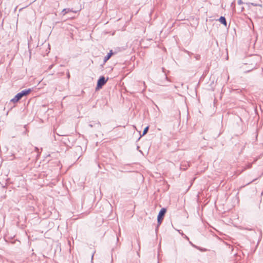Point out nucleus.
Here are the masks:
<instances>
[{
  "label": "nucleus",
  "mask_w": 263,
  "mask_h": 263,
  "mask_svg": "<svg viewBox=\"0 0 263 263\" xmlns=\"http://www.w3.org/2000/svg\"><path fill=\"white\" fill-rule=\"evenodd\" d=\"M31 90L30 89L28 90H25L21 91L20 93H18L14 98L11 100V101L15 103L18 101L23 97L27 95L30 92Z\"/></svg>",
  "instance_id": "1"
},
{
  "label": "nucleus",
  "mask_w": 263,
  "mask_h": 263,
  "mask_svg": "<svg viewBox=\"0 0 263 263\" xmlns=\"http://www.w3.org/2000/svg\"><path fill=\"white\" fill-rule=\"evenodd\" d=\"M107 79L105 80L104 77H101L98 81L96 89H99L106 83Z\"/></svg>",
  "instance_id": "2"
},
{
  "label": "nucleus",
  "mask_w": 263,
  "mask_h": 263,
  "mask_svg": "<svg viewBox=\"0 0 263 263\" xmlns=\"http://www.w3.org/2000/svg\"><path fill=\"white\" fill-rule=\"evenodd\" d=\"M166 212V210L164 208L162 209L159 213L158 215V218L159 219H162L164 216L165 213Z\"/></svg>",
  "instance_id": "3"
},
{
  "label": "nucleus",
  "mask_w": 263,
  "mask_h": 263,
  "mask_svg": "<svg viewBox=\"0 0 263 263\" xmlns=\"http://www.w3.org/2000/svg\"><path fill=\"white\" fill-rule=\"evenodd\" d=\"M112 51H110V52L107 54V55L104 58V61L106 62L107 60L109 59L111 56L112 55Z\"/></svg>",
  "instance_id": "4"
},
{
  "label": "nucleus",
  "mask_w": 263,
  "mask_h": 263,
  "mask_svg": "<svg viewBox=\"0 0 263 263\" xmlns=\"http://www.w3.org/2000/svg\"><path fill=\"white\" fill-rule=\"evenodd\" d=\"M219 22L221 23V24H223V25H224L225 26L227 25V22H226V18L223 17V16H221L219 18Z\"/></svg>",
  "instance_id": "5"
},
{
  "label": "nucleus",
  "mask_w": 263,
  "mask_h": 263,
  "mask_svg": "<svg viewBox=\"0 0 263 263\" xmlns=\"http://www.w3.org/2000/svg\"><path fill=\"white\" fill-rule=\"evenodd\" d=\"M148 130V127L147 126L146 127H145L143 132V135H145L147 133V131Z\"/></svg>",
  "instance_id": "6"
},
{
  "label": "nucleus",
  "mask_w": 263,
  "mask_h": 263,
  "mask_svg": "<svg viewBox=\"0 0 263 263\" xmlns=\"http://www.w3.org/2000/svg\"><path fill=\"white\" fill-rule=\"evenodd\" d=\"M247 5H248V7H250L251 5H252V6H259L260 7H261V5H256V4H254L253 3H248V4H247Z\"/></svg>",
  "instance_id": "7"
},
{
  "label": "nucleus",
  "mask_w": 263,
  "mask_h": 263,
  "mask_svg": "<svg viewBox=\"0 0 263 263\" xmlns=\"http://www.w3.org/2000/svg\"><path fill=\"white\" fill-rule=\"evenodd\" d=\"M238 4L239 5H241V4H242V0H238Z\"/></svg>",
  "instance_id": "8"
},
{
  "label": "nucleus",
  "mask_w": 263,
  "mask_h": 263,
  "mask_svg": "<svg viewBox=\"0 0 263 263\" xmlns=\"http://www.w3.org/2000/svg\"><path fill=\"white\" fill-rule=\"evenodd\" d=\"M157 219H158V222L160 224L161 222V220L162 219H159V218L157 217Z\"/></svg>",
  "instance_id": "9"
}]
</instances>
